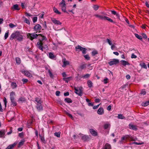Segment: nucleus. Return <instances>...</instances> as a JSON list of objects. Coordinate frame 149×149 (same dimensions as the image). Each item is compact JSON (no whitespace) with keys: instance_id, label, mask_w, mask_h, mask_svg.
<instances>
[{"instance_id":"e433bc0d","label":"nucleus","mask_w":149,"mask_h":149,"mask_svg":"<svg viewBox=\"0 0 149 149\" xmlns=\"http://www.w3.org/2000/svg\"><path fill=\"white\" fill-rule=\"evenodd\" d=\"M142 106H146L149 105V100L148 101L143 102L142 104Z\"/></svg>"},{"instance_id":"6e6d98bb","label":"nucleus","mask_w":149,"mask_h":149,"mask_svg":"<svg viewBox=\"0 0 149 149\" xmlns=\"http://www.w3.org/2000/svg\"><path fill=\"white\" fill-rule=\"evenodd\" d=\"M86 49L85 48H83L81 51H82V53L84 54H85L86 53Z\"/></svg>"},{"instance_id":"37998d69","label":"nucleus","mask_w":149,"mask_h":149,"mask_svg":"<svg viewBox=\"0 0 149 149\" xmlns=\"http://www.w3.org/2000/svg\"><path fill=\"white\" fill-rule=\"evenodd\" d=\"M110 127V125L109 124H105L104 125V129H107Z\"/></svg>"},{"instance_id":"ea45409f","label":"nucleus","mask_w":149,"mask_h":149,"mask_svg":"<svg viewBox=\"0 0 149 149\" xmlns=\"http://www.w3.org/2000/svg\"><path fill=\"white\" fill-rule=\"evenodd\" d=\"M61 10H62V11H63L64 12H65V13H66V12L67 13V12H66V6H62V7H61Z\"/></svg>"},{"instance_id":"13d9d810","label":"nucleus","mask_w":149,"mask_h":149,"mask_svg":"<svg viewBox=\"0 0 149 149\" xmlns=\"http://www.w3.org/2000/svg\"><path fill=\"white\" fill-rule=\"evenodd\" d=\"M108 79L106 78L104 79L103 80V82L104 84H106L108 83Z\"/></svg>"},{"instance_id":"a211bd4d","label":"nucleus","mask_w":149,"mask_h":149,"mask_svg":"<svg viewBox=\"0 0 149 149\" xmlns=\"http://www.w3.org/2000/svg\"><path fill=\"white\" fill-rule=\"evenodd\" d=\"M35 101L36 102V104H40L42 103V101L40 98L36 97L35 98Z\"/></svg>"},{"instance_id":"f03ea898","label":"nucleus","mask_w":149,"mask_h":149,"mask_svg":"<svg viewBox=\"0 0 149 149\" xmlns=\"http://www.w3.org/2000/svg\"><path fill=\"white\" fill-rule=\"evenodd\" d=\"M94 16L100 19L104 20H107L110 22H114L112 19L108 17L103 15H99L97 14H95Z\"/></svg>"},{"instance_id":"5701e85b","label":"nucleus","mask_w":149,"mask_h":149,"mask_svg":"<svg viewBox=\"0 0 149 149\" xmlns=\"http://www.w3.org/2000/svg\"><path fill=\"white\" fill-rule=\"evenodd\" d=\"M83 47L80 45H78L75 47L76 51L79 52L81 51Z\"/></svg>"},{"instance_id":"ddd939ff","label":"nucleus","mask_w":149,"mask_h":149,"mask_svg":"<svg viewBox=\"0 0 149 149\" xmlns=\"http://www.w3.org/2000/svg\"><path fill=\"white\" fill-rule=\"evenodd\" d=\"M97 113L99 115H102L104 113V109L102 108H99L97 110Z\"/></svg>"},{"instance_id":"2eb2a0df","label":"nucleus","mask_w":149,"mask_h":149,"mask_svg":"<svg viewBox=\"0 0 149 149\" xmlns=\"http://www.w3.org/2000/svg\"><path fill=\"white\" fill-rule=\"evenodd\" d=\"M6 131L4 130H2L1 131H0V137H5L4 135Z\"/></svg>"},{"instance_id":"7ed1b4c3","label":"nucleus","mask_w":149,"mask_h":149,"mask_svg":"<svg viewBox=\"0 0 149 149\" xmlns=\"http://www.w3.org/2000/svg\"><path fill=\"white\" fill-rule=\"evenodd\" d=\"M40 34L38 35L35 33H28L27 35L28 38L31 40H32L33 39H36Z\"/></svg>"},{"instance_id":"f704fd0d","label":"nucleus","mask_w":149,"mask_h":149,"mask_svg":"<svg viewBox=\"0 0 149 149\" xmlns=\"http://www.w3.org/2000/svg\"><path fill=\"white\" fill-rule=\"evenodd\" d=\"M49 57L51 59H54L55 58V56L54 55L53 53L52 52H50L49 54Z\"/></svg>"},{"instance_id":"603ef678","label":"nucleus","mask_w":149,"mask_h":149,"mask_svg":"<svg viewBox=\"0 0 149 149\" xmlns=\"http://www.w3.org/2000/svg\"><path fill=\"white\" fill-rule=\"evenodd\" d=\"M25 101V99L24 97H21L19 99V100H18V101L19 102H24Z\"/></svg>"},{"instance_id":"aec40b11","label":"nucleus","mask_w":149,"mask_h":149,"mask_svg":"<svg viewBox=\"0 0 149 149\" xmlns=\"http://www.w3.org/2000/svg\"><path fill=\"white\" fill-rule=\"evenodd\" d=\"M36 108L39 111H40L42 110V106L41 104H37Z\"/></svg>"},{"instance_id":"cd10ccee","label":"nucleus","mask_w":149,"mask_h":149,"mask_svg":"<svg viewBox=\"0 0 149 149\" xmlns=\"http://www.w3.org/2000/svg\"><path fill=\"white\" fill-rule=\"evenodd\" d=\"M15 95V93L14 92L12 91L11 92L10 95V100L15 99L14 96Z\"/></svg>"},{"instance_id":"09e8293b","label":"nucleus","mask_w":149,"mask_h":149,"mask_svg":"<svg viewBox=\"0 0 149 149\" xmlns=\"http://www.w3.org/2000/svg\"><path fill=\"white\" fill-rule=\"evenodd\" d=\"M84 57L87 60H88L90 59V57L89 56V55L88 54L84 55Z\"/></svg>"},{"instance_id":"4d7b16f0","label":"nucleus","mask_w":149,"mask_h":149,"mask_svg":"<svg viewBox=\"0 0 149 149\" xmlns=\"http://www.w3.org/2000/svg\"><path fill=\"white\" fill-rule=\"evenodd\" d=\"M60 133L59 132H55L54 133V135L55 136H57L58 137H60Z\"/></svg>"},{"instance_id":"f3484780","label":"nucleus","mask_w":149,"mask_h":149,"mask_svg":"<svg viewBox=\"0 0 149 149\" xmlns=\"http://www.w3.org/2000/svg\"><path fill=\"white\" fill-rule=\"evenodd\" d=\"M102 149H111V145L108 143H106Z\"/></svg>"},{"instance_id":"6ab92c4d","label":"nucleus","mask_w":149,"mask_h":149,"mask_svg":"<svg viewBox=\"0 0 149 149\" xmlns=\"http://www.w3.org/2000/svg\"><path fill=\"white\" fill-rule=\"evenodd\" d=\"M16 145V143H14L8 146L6 149H13L14 146Z\"/></svg>"},{"instance_id":"a19ab883","label":"nucleus","mask_w":149,"mask_h":149,"mask_svg":"<svg viewBox=\"0 0 149 149\" xmlns=\"http://www.w3.org/2000/svg\"><path fill=\"white\" fill-rule=\"evenodd\" d=\"M118 118L119 119H125V117L122 115L119 114L118 115Z\"/></svg>"},{"instance_id":"e2e57ef3","label":"nucleus","mask_w":149,"mask_h":149,"mask_svg":"<svg viewBox=\"0 0 149 149\" xmlns=\"http://www.w3.org/2000/svg\"><path fill=\"white\" fill-rule=\"evenodd\" d=\"M37 20V17H34L33 18V22L34 23L36 22Z\"/></svg>"},{"instance_id":"79ce46f5","label":"nucleus","mask_w":149,"mask_h":149,"mask_svg":"<svg viewBox=\"0 0 149 149\" xmlns=\"http://www.w3.org/2000/svg\"><path fill=\"white\" fill-rule=\"evenodd\" d=\"M9 35V31H6L4 35L5 39H6L8 37Z\"/></svg>"},{"instance_id":"72a5a7b5","label":"nucleus","mask_w":149,"mask_h":149,"mask_svg":"<svg viewBox=\"0 0 149 149\" xmlns=\"http://www.w3.org/2000/svg\"><path fill=\"white\" fill-rule=\"evenodd\" d=\"M65 102L68 103H71L72 102V100L70 98H66L65 99Z\"/></svg>"},{"instance_id":"0eeeda50","label":"nucleus","mask_w":149,"mask_h":149,"mask_svg":"<svg viewBox=\"0 0 149 149\" xmlns=\"http://www.w3.org/2000/svg\"><path fill=\"white\" fill-rule=\"evenodd\" d=\"M41 28L42 27L39 24H37L34 26L33 28V29L36 32H39Z\"/></svg>"},{"instance_id":"c03bdc74","label":"nucleus","mask_w":149,"mask_h":149,"mask_svg":"<svg viewBox=\"0 0 149 149\" xmlns=\"http://www.w3.org/2000/svg\"><path fill=\"white\" fill-rule=\"evenodd\" d=\"M90 74H86L83 76L82 77H83L84 79H86L89 77L90 76Z\"/></svg>"},{"instance_id":"20e7f679","label":"nucleus","mask_w":149,"mask_h":149,"mask_svg":"<svg viewBox=\"0 0 149 149\" xmlns=\"http://www.w3.org/2000/svg\"><path fill=\"white\" fill-rule=\"evenodd\" d=\"M74 89L75 91V92L76 94H78L79 96L82 95L83 91V88L82 87H79L77 88L76 87H75Z\"/></svg>"},{"instance_id":"423d86ee","label":"nucleus","mask_w":149,"mask_h":149,"mask_svg":"<svg viewBox=\"0 0 149 149\" xmlns=\"http://www.w3.org/2000/svg\"><path fill=\"white\" fill-rule=\"evenodd\" d=\"M119 60L118 59H114L108 63L111 66L114 65L116 64L119 63Z\"/></svg>"},{"instance_id":"f8f14e48","label":"nucleus","mask_w":149,"mask_h":149,"mask_svg":"<svg viewBox=\"0 0 149 149\" xmlns=\"http://www.w3.org/2000/svg\"><path fill=\"white\" fill-rule=\"evenodd\" d=\"M129 127L130 129L134 130H137V126L132 124H130L129 125Z\"/></svg>"},{"instance_id":"bf43d9fd","label":"nucleus","mask_w":149,"mask_h":149,"mask_svg":"<svg viewBox=\"0 0 149 149\" xmlns=\"http://www.w3.org/2000/svg\"><path fill=\"white\" fill-rule=\"evenodd\" d=\"M131 58H137V56L135 55L134 53H133L132 54Z\"/></svg>"},{"instance_id":"0e129e2a","label":"nucleus","mask_w":149,"mask_h":149,"mask_svg":"<svg viewBox=\"0 0 149 149\" xmlns=\"http://www.w3.org/2000/svg\"><path fill=\"white\" fill-rule=\"evenodd\" d=\"M3 102L4 103V104H5V107H6V104L7 102L6 99L5 97H4V98Z\"/></svg>"},{"instance_id":"4c0bfd02","label":"nucleus","mask_w":149,"mask_h":149,"mask_svg":"<svg viewBox=\"0 0 149 149\" xmlns=\"http://www.w3.org/2000/svg\"><path fill=\"white\" fill-rule=\"evenodd\" d=\"M134 35L139 40H141L142 39V36H141L135 33L134 34Z\"/></svg>"},{"instance_id":"dca6fc26","label":"nucleus","mask_w":149,"mask_h":149,"mask_svg":"<svg viewBox=\"0 0 149 149\" xmlns=\"http://www.w3.org/2000/svg\"><path fill=\"white\" fill-rule=\"evenodd\" d=\"M120 62H121L122 64L124 66H125L126 65H130V63H129L127 61H125L121 60L120 61Z\"/></svg>"},{"instance_id":"c85d7f7f","label":"nucleus","mask_w":149,"mask_h":149,"mask_svg":"<svg viewBox=\"0 0 149 149\" xmlns=\"http://www.w3.org/2000/svg\"><path fill=\"white\" fill-rule=\"evenodd\" d=\"M98 51L95 50H93L91 52V55L92 56H94L98 54Z\"/></svg>"},{"instance_id":"5fc2aeb1","label":"nucleus","mask_w":149,"mask_h":149,"mask_svg":"<svg viewBox=\"0 0 149 149\" xmlns=\"http://www.w3.org/2000/svg\"><path fill=\"white\" fill-rule=\"evenodd\" d=\"M24 21L25 22L27 23L28 24H30V21L27 18H24Z\"/></svg>"},{"instance_id":"7c9ffc66","label":"nucleus","mask_w":149,"mask_h":149,"mask_svg":"<svg viewBox=\"0 0 149 149\" xmlns=\"http://www.w3.org/2000/svg\"><path fill=\"white\" fill-rule=\"evenodd\" d=\"M25 141L24 139L22 140L19 143L18 147H20L23 145Z\"/></svg>"},{"instance_id":"2f4dec72","label":"nucleus","mask_w":149,"mask_h":149,"mask_svg":"<svg viewBox=\"0 0 149 149\" xmlns=\"http://www.w3.org/2000/svg\"><path fill=\"white\" fill-rule=\"evenodd\" d=\"M11 86L12 88L14 89L17 87V85L15 82H13L11 84Z\"/></svg>"},{"instance_id":"393cba45","label":"nucleus","mask_w":149,"mask_h":149,"mask_svg":"<svg viewBox=\"0 0 149 149\" xmlns=\"http://www.w3.org/2000/svg\"><path fill=\"white\" fill-rule=\"evenodd\" d=\"M59 5L61 7L66 6L65 1L64 0H62L61 2L59 3Z\"/></svg>"},{"instance_id":"6e6552de","label":"nucleus","mask_w":149,"mask_h":149,"mask_svg":"<svg viewBox=\"0 0 149 149\" xmlns=\"http://www.w3.org/2000/svg\"><path fill=\"white\" fill-rule=\"evenodd\" d=\"M43 43L41 42H38L36 44V46L39 49L43 51V47L42 46Z\"/></svg>"},{"instance_id":"3c124183","label":"nucleus","mask_w":149,"mask_h":149,"mask_svg":"<svg viewBox=\"0 0 149 149\" xmlns=\"http://www.w3.org/2000/svg\"><path fill=\"white\" fill-rule=\"evenodd\" d=\"M48 73H49V76L51 78H53V74L51 72L49 69L48 70Z\"/></svg>"},{"instance_id":"de8ad7c7","label":"nucleus","mask_w":149,"mask_h":149,"mask_svg":"<svg viewBox=\"0 0 149 149\" xmlns=\"http://www.w3.org/2000/svg\"><path fill=\"white\" fill-rule=\"evenodd\" d=\"M40 139L41 141L43 143H45V140L44 137L43 136L40 135Z\"/></svg>"},{"instance_id":"1a4fd4ad","label":"nucleus","mask_w":149,"mask_h":149,"mask_svg":"<svg viewBox=\"0 0 149 149\" xmlns=\"http://www.w3.org/2000/svg\"><path fill=\"white\" fill-rule=\"evenodd\" d=\"M62 62L63 64L62 65L63 67H65L66 65L69 64V61L66 60L65 58H63L62 60Z\"/></svg>"},{"instance_id":"9d476101","label":"nucleus","mask_w":149,"mask_h":149,"mask_svg":"<svg viewBox=\"0 0 149 149\" xmlns=\"http://www.w3.org/2000/svg\"><path fill=\"white\" fill-rule=\"evenodd\" d=\"M79 135L82 139L84 141L87 140L89 138L88 136H87L81 134H79Z\"/></svg>"},{"instance_id":"4be33fe9","label":"nucleus","mask_w":149,"mask_h":149,"mask_svg":"<svg viewBox=\"0 0 149 149\" xmlns=\"http://www.w3.org/2000/svg\"><path fill=\"white\" fill-rule=\"evenodd\" d=\"M72 79V78L71 77H69L66 78H63V80L65 81L66 82L68 83V81H70Z\"/></svg>"},{"instance_id":"c756f323","label":"nucleus","mask_w":149,"mask_h":149,"mask_svg":"<svg viewBox=\"0 0 149 149\" xmlns=\"http://www.w3.org/2000/svg\"><path fill=\"white\" fill-rule=\"evenodd\" d=\"M16 62L17 64L19 65L21 63V60L19 57H16L15 58Z\"/></svg>"},{"instance_id":"680f3d73","label":"nucleus","mask_w":149,"mask_h":149,"mask_svg":"<svg viewBox=\"0 0 149 149\" xmlns=\"http://www.w3.org/2000/svg\"><path fill=\"white\" fill-rule=\"evenodd\" d=\"M134 144L138 145H141L143 144H144V143L143 142H141V143H137L136 142H134Z\"/></svg>"},{"instance_id":"c9c22d12","label":"nucleus","mask_w":149,"mask_h":149,"mask_svg":"<svg viewBox=\"0 0 149 149\" xmlns=\"http://www.w3.org/2000/svg\"><path fill=\"white\" fill-rule=\"evenodd\" d=\"M87 84L88 86L89 87L91 88L92 86L93 83L90 80H88L87 82Z\"/></svg>"},{"instance_id":"39448f33","label":"nucleus","mask_w":149,"mask_h":149,"mask_svg":"<svg viewBox=\"0 0 149 149\" xmlns=\"http://www.w3.org/2000/svg\"><path fill=\"white\" fill-rule=\"evenodd\" d=\"M128 139V140L132 141H135L136 138L132 137V136L129 135H126L125 136L121 138V141H122L125 139Z\"/></svg>"},{"instance_id":"f257e3e1","label":"nucleus","mask_w":149,"mask_h":149,"mask_svg":"<svg viewBox=\"0 0 149 149\" xmlns=\"http://www.w3.org/2000/svg\"><path fill=\"white\" fill-rule=\"evenodd\" d=\"M14 38L19 41H21L23 40V38L19 32H16L13 33L10 37V39L11 40Z\"/></svg>"},{"instance_id":"338daca9","label":"nucleus","mask_w":149,"mask_h":149,"mask_svg":"<svg viewBox=\"0 0 149 149\" xmlns=\"http://www.w3.org/2000/svg\"><path fill=\"white\" fill-rule=\"evenodd\" d=\"M86 64H84L80 66V68L81 69H83L86 67Z\"/></svg>"},{"instance_id":"58836bf2","label":"nucleus","mask_w":149,"mask_h":149,"mask_svg":"<svg viewBox=\"0 0 149 149\" xmlns=\"http://www.w3.org/2000/svg\"><path fill=\"white\" fill-rule=\"evenodd\" d=\"M13 106H15L17 105V103L15 100V99L10 100Z\"/></svg>"},{"instance_id":"473e14b6","label":"nucleus","mask_w":149,"mask_h":149,"mask_svg":"<svg viewBox=\"0 0 149 149\" xmlns=\"http://www.w3.org/2000/svg\"><path fill=\"white\" fill-rule=\"evenodd\" d=\"M53 10L54 12L60 15L61 13L58 11V10L56 8L54 7L53 8Z\"/></svg>"},{"instance_id":"bb28decb","label":"nucleus","mask_w":149,"mask_h":149,"mask_svg":"<svg viewBox=\"0 0 149 149\" xmlns=\"http://www.w3.org/2000/svg\"><path fill=\"white\" fill-rule=\"evenodd\" d=\"M39 35L41 36V38H40V42H42L44 40H47V38L46 37L44 36H42V35L40 34Z\"/></svg>"},{"instance_id":"b1692460","label":"nucleus","mask_w":149,"mask_h":149,"mask_svg":"<svg viewBox=\"0 0 149 149\" xmlns=\"http://www.w3.org/2000/svg\"><path fill=\"white\" fill-rule=\"evenodd\" d=\"M106 42L110 46L111 45L113 44L112 40L111 39H107Z\"/></svg>"},{"instance_id":"774afa93","label":"nucleus","mask_w":149,"mask_h":149,"mask_svg":"<svg viewBox=\"0 0 149 149\" xmlns=\"http://www.w3.org/2000/svg\"><path fill=\"white\" fill-rule=\"evenodd\" d=\"M9 26L11 28H13L15 26L13 24H11V23L9 24Z\"/></svg>"},{"instance_id":"49530a36","label":"nucleus","mask_w":149,"mask_h":149,"mask_svg":"<svg viewBox=\"0 0 149 149\" xmlns=\"http://www.w3.org/2000/svg\"><path fill=\"white\" fill-rule=\"evenodd\" d=\"M116 44L114 43L112 45H111V49L112 50H113L116 48Z\"/></svg>"},{"instance_id":"9b49d317","label":"nucleus","mask_w":149,"mask_h":149,"mask_svg":"<svg viewBox=\"0 0 149 149\" xmlns=\"http://www.w3.org/2000/svg\"><path fill=\"white\" fill-rule=\"evenodd\" d=\"M52 20L53 23L55 24L60 25L61 23L59 21L56 20L55 18L52 19Z\"/></svg>"},{"instance_id":"8fccbe9b","label":"nucleus","mask_w":149,"mask_h":149,"mask_svg":"<svg viewBox=\"0 0 149 149\" xmlns=\"http://www.w3.org/2000/svg\"><path fill=\"white\" fill-rule=\"evenodd\" d=\"M140 65L141 66V67L144 68H147L146 66L144 63H142L140 64Z\"/></svg>"},{"instance_id":"a878e982","label":"nucleus","mask_w":149,"mask_h":149,"mask_svg":"<svg viewBox=\"0 0 149 149\" xmlns=\"http://www.w3.org/2000/svg\"><path fill=\"white\" fill-rule=\"evenodd\" d=\"M24 74L27 76L29 77H32V75L28 71H24Z\"/></svg>"},{"instance_id":"052dcab7","label":"nucleus","mask_w":149,"mask_h":149,"mask_svg":"<svg viewBox=\"0 0 149 149\" xmlns=\"http://www.w3.org/2000/svg\"><path fill=\"white\" fill-rule=\"evenodd\" d=\"M24 84L27 82L28 80L26 79H23L22 80Z\"/></svg>"},{"instance_id":"69168bd1","label":"nucleus","mask_w":149,"mask_h":149,"mask_svg":"<svg viewBox=\"0 0 149 149\" xmlns=\"http://www.w3.org/2000/svg\"><path fill=\"white\" fill-rule=\"evenodd\" d=\"M142 37L146 39L147 38L146 35L144 33H142Z\"/></svg>"},{"instance_id":"a18cd8bd","label":"nucleus","mask_w":149,"mask_h":149,"mask_svg":"<svg viewBox=\"0 0 149 149\" xmlns=\"http://www.w3.org/2000/svg\"><path fill=\"white\" fill-rule=\"evenodd\" d=\"M93 8L95 10H97L99 8V6L97 5H94L93 6Z\"/></svg>"},{"instance_id":"4468645a","label":"nucleus","mask_w":149,"mask_h":149,"mask_svg":"<svg viewBox=\"0 0 149 149\" xmlns=\"http://www.w3.org/2000/svg\"><path fill=\"white\" fill-rule=\"evenodd\" d=\"M93 136H95L97 135V132L93 129H90L89 130Z\"/></svg>"},{"instance_id":"864d4df0","label":"nucleus","mask_w":149,"mask_h":149,"mask_svg":"<svg viewBox=\"0 0 149 149\" xmlns=\"http://www.w3.org/2000/svg\"><path fill=\"white\" fill-rule=\"evenodd\" d=\"M146 93V92L145 91V89H143L141 91V92L140 93V94L143 95H145Z\"/></svg>"},{"instance_id":"412c9836","label":"nucleus","mask_w":149,"mask_h":149,"mask_svg":"<svg viewBox=\"0 0 149 149\" xmlns=\"http://www.w3.org/2000/svg\"><path fill=\"white\" fill-rule=\"evenodd\" d=\"M12 8L13 10H19V8L18 5L17 4H15L13 6Z\"/></svg>"}]
</instances>
